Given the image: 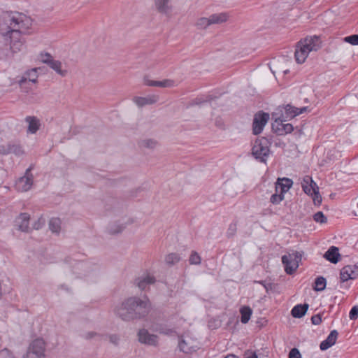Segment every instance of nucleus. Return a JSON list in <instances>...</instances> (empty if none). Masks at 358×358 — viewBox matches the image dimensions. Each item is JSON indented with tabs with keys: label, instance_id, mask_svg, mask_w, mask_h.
I'll return each instance as SVG.
<instances>
[{
	"label": "nucleus",
	"instance_id": "nucleus-32",
	"mask_svg": "<svg viewBox=\"0 0 358 358\" xmlns=\"http://www.w3.org/2000/svg\"><path fill=\"white\" fill-rule=\"evenodd\" d=\"M213 100V97L211 95H208L206 96H197L195 99H192L191 101H189L188 106H193L196 105H201L203 103L208 102Z\"/></svg>",
	"mask_w": 358,
	"mask_h": 358
},
{
	"label": "nucleus",
	"instance_id": "nucleus-38",
	"mask_svg": "<svg viewBox=\"0 0 358 358\" xmlns=\"http://www.w3.org/2000/svg\"><path fill=\"white\" fill-rule=\"evenodd\" d=\"M343 41L352 45H358V34H352L343 38Z\"/></svg>",
	"mask_w": 358,
	"mask_h": 358
},
{
	"label": "nucleus",
	"instance_id": "nucleus-40",
	"mask_svg": "<svg viewBox=\"0 0 358 358\" xmlns=\"http://www.w3.org/2000/svg\"><path fill=\"white\" fill-rule=\"evenodd\" d=\"M313 220L316 222H319L321 224L326 223L327 222V217L324 215V213L322 211H318L313 215Z\"/></svg>",
	"mask_w": 358,
	"mask_h": 358
},
{
	"label": "nucleus",
	"instance_id": "nucleus-47",
	"mask_svg": "<svg viewBox=\"0 0 358 358\" xmlns=\"http://www.w3.org/2000/svg\"><path fill=\"white\" fill-rule=\"evenodd\" d=\"M109 341L115 345H118L120 342V336L117 334H110L108 336Z\"/></svg>",
	"mask_w": 358,
	"mask_h": 358
},
{
	"label": "nucleus",
	"instance_id": "nucleus-4",
	"mask_svg": "<svg viewBox=\"0 0 358 358\" xmlns=\"http://www.w3.org/2000/svg\"><path fill=\"white\" fill-rule=\"evenodd\" d=\"M229 15L226 13H215L209 17H200L196 22V27L199 29H205L211 24H221L228 20Z\"/></svg>",
	"mask_w": 358,
	"mask_h": 358
},
{
	"label": "nucleus",
	"instance_id": "nucleus-52",
	"mask_svg": "<svg viewBox=\"0 0 358 358\" xmlns=\"http://www.w3.org/2000/svg\"><path fill=\"white\" fill-rule=\"evenodd\" d=\"M256 282L257 283H259L260 285H262V286H264V287L265 288V289L266 290V292L268 291V289H271V287H272V284L271 283H266L265 281L264 280H260V281H257Z\"/></svg>",
	"mask_w": 358,
	"mask_h": 358
},
{
	"label": "nucleus",
	"instance_id": "nucleus-26",
	"mask_svg": "<svg viewBox=\"0 0 358 358\" xmlns=\"http://www.w3.org/2000/svg\"><path fill=\"white\" fill-rule=\"evenodd\" d=\"M308 308L309 305L306 303L303 304H297L292 309L291 315L294 318H301L306 315Z\"/></svg>",
	"mask_w": 358,
	"mask_h": 358
},
{
	"label": "nucleus",
	"instance_id": "nucleus-31",
	"mask_svg": "<svg viewBox=\"0 0 358 358\" xmlns=\"http://www.w3.org/2000/svg\"><path fill=\"white\" fill-rule=\"evenodd\" d=\"M327 285L326 278L322 276H318L315 280V285L313 289L317 292L323 291Z\"/></svg>",
	"mask_w": 358,
	"mask_h": 358
},
{
	"label": "nucleus",
	"instance_id": "nucleus-41",
	"mask_svg": "<svg viewBox=\"0 0 358 358\" xmlns=\"http://www.w3.org/2000/svg\"><path fill=\"white\" fill-rule=\"evenodd\" d=\"M39 59L44 64H48L52 59V56L48 52L43 53L41 52L39 55Z\"/></svg>",
	"mask_w": 358,
	"mask_h": 358
},
{
	"label": "nucleus",
	"instance_id": "nucleus-20",
	"mask_svg": "<svg viewBox=\"0 0 358 358\" xmlns=\"http://www.w3.org/2000/svg\"><path fill=\"white\" fill-rule=\"evenodd\" d=\"M301 187L303 191L310 196L316 190V187H318L316 182L309 176L303 177L301 182Z\"/></svg>",
	"mask_w": 358,
	"mask_h": 358
},
{
	"label": "nucleus",
	"instance_id": "nucleus-49",
	"mask_svg": "<svg viewBox=\"0 0 358 358\" xmlns=\"http://www.w3.org/2000/svg\"><path fill=\"white\" fill-rule=\"evenodd\" d=\"M312 324L314 325H319L322 322V317L320 314L314 315L311 317Z\"/></svg>",
	"mask_w": 358,
	"mask_h": 358
},
{
	"label": "nucleus",
	"instance_id": "nucleus-25",
	"mask_svg": "<svg viewBox=\"0 0 358 358\" xmlns=\"http://www.w3.org/2000/svg\"><path fill=\"white\" fill-rule=\"evenodd\" d=\"M31 169V167H29L28 169H27L25 176L22 177L19 180V183L22 184V191L26 192L31 187L33 183V176L31 173L29 174Z\"/></svg>",
	"mask_w": 358,
	"mask_h": 358
},
{
	"label": "nucleus",
	"instance_id": "nucleus-9",
	"mask_svg": "<svg viewBox=\"0 0 358 358\" xmlns=\"http://www.w3.org/2000/svg\"><path fill=\"white\" fill-rule=\"evenodd\" d=\"M269 120V114L264 111L257 112L253 119L252 122V134L258 135L261 134L264 129V126Z\"/></svg>",
	"mask_w": 358,
	"mask_h": 358
},
{
	"label": "nucleus",
	"instance_id": "nucleus-14",
	"mask_svg": "<svg viewBox=\"0 0 358 358\" xmlns=\"http://www.w3.org/2000/svg\"><path fill=\"white\" fill-rule=\"evenodd\" d=\"M30 215L27 213H21L15 220L17 229L23 232H29Z\"/></svg>",
	"mask_w": 358,
	"mask_h": 358
},
{
	"label": "nucleus",
	"instance_id": "nucleus-19",
	"mask_svg": "<svg viewBox=\"0 0 358 358\" xmlns=\"http://www.w3.org/2000/svg\"><path fill=\"white\" fill-rule=\"evenodd\" d=\"M159 99L158 95H149L145 97L142 96H134L133 99L134 102L138 107H143L146 105H151L157 103Z\"/></svg>",
	"mask_w": 358,
	"mask_h": 358
},
{
	"label": "nucleus",
	"instance_id": "nucleus-33",
	"mask_svg": "<svg viewBox=\"0 0 358 358\" xmlns=\"http://www.w3.org/2000/svg\"><path fill=\"white\" fill-rule=\"evenodd\" d=\"M49 228L53 233H59L61 229V220L58 217H53L49 222Z\"/></svg>",
	"mask_w": 358,
	"mask_h": 358
},
{
	"label": "nucleus",
	"instance_id": "nucleus-24",
	"mask_svg": "<svg viewBox=\"0 0 358 358\" xmlns=\"http://www.w3.org/2000/svg\"><path fill=\"white\" fill-rule=\"evenodd\" d=\"M306 46L308 48L310 51H317L321 45V40L319 36H313L310 37H307L302 41Z\"/></svg>",
	"mask_w": 358,
	"mask_h": 358
},
{
	"label": "nucleus",
	"instance_id": "nucleus-56",
	"mask_svg": "<svg viewBox=\"0 0 358 358\" xmlns=\"http://www.w3.org/2000/svg\"><path fill=\"white\" fill-rule=\"evenodd\" d=\"M276 115V113H273L272 115H273V117Z\"/></svg>",
	"mask_w": 358,
	"mask_h": 358
},
{
	"label": "nucleus",
	"instance_id": "nucleus-30",
	"mask_svg": "<svg viewBox=\"0 0 358 358\" xmlns=\"http://www.w3.org/2000/svg\"><path fill=\"white\" fill-rule=\"evenodd\" d=\"M180 260L181 257L179 254L176 252L169 253L165 257V262L169 266H172L176 264Z\"/></svg>",
	"mask_w": 358,
	"mask_h": 358
},
{
	"label": "nucleus",
	"instance_id": "nucleus-55",
	"mask_svg": "<svg viewBox=\"0 0 358 358\" xmlns=\"http://www.w3.org/2000/svg\"><path fill=\"white\" fill-rule=\"evenodd\" d=\"M59 288L68 290V288H67V287H66V285H59Z\"/></svg>",
	"mask_w": 358,
	"mask_h": 358
},
{
	"label": "nucleus",
	"instance_id": "nucleus-2",
	"mask_svg": "<svg viewBox=\"0 0 358 358\" xmlns=\"http://www.w3.org/2000/svg\"><path fill=\"white\" fill-rule=\"evenodd\" d=\"M150 310L151 303L146 296L143 299L131 296L116 307L115 313L123 321L129 322L145 318Z\"/></svg>",
	"mask_w": 358,
	"mask_h": 358
},
{
	"label": "nucleus",
	"instance_id": "nucleus-51",
	"mask_svg": "<svg viewBox=\"0 0 358 358\" xmlns=\"http://www.w3.org/2000/svg\"><path fill=\"white\" fill-rule=\"evenodd\" d=\"M244 358H258V356L255 352L246 350L244 352Z\"/></svg>",
	"mask_w": 358,
	"mask_h": 358
},
{
	"label": "nucleus",
	"instance_id": "nucleus-46",
	"mask_svg": "<svg viewBox=\"0 0 358 358\" xmlns=\"http://www.w3.org/2000/svg\"><path fill=\"white\" fill-rule=\"evenodd\" d=\"M0 358H14L13 354L7 348L0 350Z\"/></svg>",
	"mask_w": 358,
	"mask_h": 358
},
{
	"label": "nucleus",
	"instance_id": "nucleus-17",
	"mask_svg": "<svg viewBox=\"0 0 358 358\" xmlns=\"http://www.w3.org/2000/svg\"><path fill=\"white\" fill-rule=\"evenodd\" d=\"M37 69L34 68L31 70L27 71L22 76L17 80L20 87H23V85L27 83V81L32 83H36L37 81Z\"/></svg>",
	"mask_w": 358,
	"mask_h": 358
},
{
	"label": "nucleus",
	"instance_id": "nucleus-27",
	"mask_svg": "<svg viewBox=\"0 0 358 358\" xmlns=\"http://www.w3.org/2000/svg\"><path fill=\"white\" fill-rule=\"evenodd\" d=\"M25 121L29 123L27 131L31 134H36L41 126L39 120L34 116H27Z\"/></svg>",
	"mask_w": 358,
	"mask_h": 358
},
{
	"label": "nucleus",
	"instance_id": "nucleus-21",
	"mask_svg": "<svg viewBox=\"0 0 358 358\" xmlns=\"http://www.w3.org/2000/svg\"><path fill=\"white\" fill-rule=\"evenodd\" d=\"M338 336V332L337 331V330L334 329L331 331L327 338L321 342L320 345V350L324 351L333 346L336 342Z\"/></svg>",
	"mask_w": 358,
	"mask_h": 358
},
{
	"label": "nucleus",
	"instance_id": "nucleus-7",
	"mask_svg": "<svg viewBox=\"0 0 358 358\" xmlns=\"http://www.w3.org/2000/svg\"><path fill=\"white\" fill-rule=\"evenodd\" d=\"M13 154L20 157L24 154L22 145L16 141H8L0 145V155H8Z\"/></svg>",
	"mask_w": 358,
	"mask_h": 358
},
{
	"label": "nucleus",
	"instance_id": "nucleus-1",
	"mask_svg": "<svg viewBox=\"0 0 358 358\" xmlns=\"http://www.w3.org/2000/svg\"><path fill=\"white\" fill-rule=\"evenodd\" d=\"M32 24V19L22 13L6 11L0 15V54L3 57L23 50V36L30 33Z\"/></svg>",
	"mask_w": 358,
	"mask_h": 358
},
{
	"label": "nucleus",
	"instance_id": "nucleus-36",
	"mask_svg": "<svg viewBox=\"0 0 358 358\" xmlns=\"http://www.w3.org/2000/svg\"><path fill=\"white\" fill-rule=\"evenodd\" d=\"M285 198V194L280 192H275V194H272L270 198V202L273 204H278L280 203Z\"/></svg>",
	"mask_w": 358,
	"mask_h": 358
},
{
	"label": "nucleus",
	"instance_id": "nucleus-50",
	"mask_svg": "<svg viewBox=\"0 0 358 358\" xmlns=\"http://www.w3.org/2000/svg\"><path fill=\"white\" fill-rule=\"evenodd\" d=\"M45 224V220L43 217H40L36 222L34 224V229H39Z\"/></svg>",
	"mask_w": 358,
	"mask_h": 358
},
{
	"label": "nucleus",
	"instance_id": "nucleus-48",
	"mask_svg": "<svg viewBox=\"0 0 358 358\" xmlns=\"http://www.w3.org/2000/svg\"><path fill=\"white\" fill-rule=\"evenodd\" d=\"M288 358H301V355L299 350L294 348L289 351Z\"/></svg>",
	"mask_w": 358,
	"mask_h": 358
},
{
	"label": "nucleus",
	"instance_id": "nucleus-57",
	"mask_svg": "<svg viewBox=\"0 0 358 358\" xmlns=\"http://www.w3.org/2000/svg\"><path fill=\"white\" fill-rule=\"evenodd\" d=\"M357 207H358V203H357Z\"/></svg>",
	"mask_w": 358,
	"mask_h": 358
},
{
	"label": "nucleus",
	"instance_id": "nucleus-34",
	"mask_svg": "<svg viewBox=\"0 0 358 358\" xmlns=\"http://www.w3.org/2000/svg\"><path fill=\"white\" fill-rule=\"evenodd\" d=\"M189 262L191 265H199L201 262L200 255L196 251H192L189 258Z\"/></svg>",
	"mask_w": 358,
	"mask_h": 358
},
{
	"label": "nucleus",
	"instance_id": "nucleus-53",
	"mask_svg": "<svg viewBox=\"0 0 358 358\" xmlns=\"http://www.w3.org/2000/svg\"><path fill=\"white\" fill-rule=\"evenodd\" d=\"M159 332L164 334H171L174 332V331L171 329L163 328L159 331Z\"/></svg>",
	"mask_w": 358,
	"mask_h": 358
},
{
	"label": "nucleus",
	"instance_id": "nucleus-43",
	"mask_svg": "<svg viewBox=\"0 0 358 358\" xmlns=\"http://www.w3.org/2000/svg\"><path fill=\"white\" fill-rule=\"evenodd\" d=\"M124 226L122 225V224H119V225H115L113 227H109V232L110 234H119V233H121L124 229Z\"/></svg>",
	"mask_w": 358,
	"mask_h": 358
},
{
	"label": "nucleus",
	"instance_id": "nucleus-23",
	"mask_svg": "<svg viewBox=\"0 0 358 358\" xmlns=\"http://www.w3.org/2000/svg\"><path fill=\"white\" fill-rule=\"evenodd\" d=\"M324 257L332 264H337L341 260L338 248L336 246H331L324 253Z\"/></svg>",
	"mask_w": 358,
	"mask_h": 358
},
{
	"label": "nucleus",
	"instance_id": "nucleus-18",
	"mask_svg": "<svg viewBox=\"0 0 358 358\" xmlns=\"http://www.w3.org/2000/svg\"><path fill=\"white\" fill-rule=\"evenodd\" d=\"M144 84L147 86L158 87H172L175 86V81L171 79H164L162 81L151 80L148 77H144Z\"/></svg>",
	"mask_w": 358,
	"mask_h": 358
},
{
	"label": "nucleus",
	"instance_id": "nucleus-12",
	"mask_svg": "<svg viewBox=\"0 0 358 358\" xmlns=\"http://www.w3.org/2000/svg\"><path fill=\"white\" fill-rule=\"evenodd\" d=\"M358 277V266L347 265L343 267L340 272V278L341 282L348 280H354Z\"/></svg>",
	"mask_w": 358,
	"mask_h": 358
},
{
	"label": "nucleus",
	"instance_id": "nucleus-44",
	"mask_svg": "<svg viewBox=\"0 0 358 358\" xmlns=\"http://www.w3.org/2000/svg\"><path fill=\"white\" fill-rule=\"evenodd\" d=\"M103 336V335L102 334H99L95 331H89V332H87L84 336V338L86 339V340H90V339H92L94 337H98L99 338V339H101L102 337Z\"/></svg>",
	"mask_w": 358,
	"mask_h": 358
},
{
	"label": "nucleus",
	"instance_id": "nucleus-11",
	"mask_svg": "<svg viewBox=\"0 0 358 358\" xmlns=\"http://www.w3.org/2000/svg\"><path fill=\"white\" fill-rule=\"evenodd\" d=\"M156 282V278L150 273H143L135 279L134 284L141 290L149 289L150 286Z\"/></svg>",
	"mask_w": 358,
	"mask_h": 358
},
{
	"label": "nucleus",
	"instance_id": "nucleus-37",
	"mask_svg": "<svg viewBox=\"0 0 358 358\" xmlns=\"http://www.w3.org/2000/svg\"><path fill=\"white\" fill-rule=\"evenodd\" d=\"M178 347L180 348V350L183 352L184 353H190L194 350L192 349V347L188 346L186 341L183 339L180 340L178 344Z\"/></svg>",
	"mask_w": 358,
	"mask_h": 358
},
{
	"label": "nucleus",
	"instance_id": "nucleus-39",
	"mask_svg": "<svg viewBox=\"0 0 358 358\" xmlns=\"http://www.w3.org/2000/svg\"><path fill=\"white\" fill-rule=\"evenodd\" d=\"M310 196H312L314 204L317 206H320L322 199L319 192V187H316V190L313 192Z\"/></svg>",
	"mask_w": 358,
	"mask_h": 358
},
{
	"label": "nucleus",
	"instance_id": "nucleus-3",
	"mask_svg": "<svg viewBox=\"0 0 358 358\" xmlns=\"http://www.w3.org/2000/svg\"><path fill=\"white\" fill-rule=\"evenodd\" d=\"M271 143L265 137L257 138L252 147L251 154L259 162L266 164L271 154L270 146Z\"/></svg>",
	"mask_w": 358,
	"mask_h": 358
},
{
	"label": "nucleus",
	"instance_id": "nucleus-28",
	"mask_svg": "<svg viewBox=\"0 0 358 358\" xmlns=\"http://www.w3.org/2000/svg\"><path fill=\"white\" fill-rule=\"evenodd\" d=\"M241 322L243 324H246L250 319L252 314V310L248 306H244L240 308Z\"/></svg>",
	"mask_w": 358,
	"mask_h": 358
},
{
	"label": "nucleus",
	"instance_id": "nucleus-42",
	"mask_svg": "<svg viewBox=\"0 0 358 358\" xmlns=\"http://www.w3.org/2000/svg\"><path fill=\"white\" fill-rule=\"evenodd\" d=\"M157 143V141H154L152 139H145V140H143L140 143L141 146L145 147L148 148H155L156 146Z\"/></svg>",
	"mask_w": 358,
	"mask_h": 358
},
{
	"label": "nucleus",
	"instance_id": "nucleus-15",
	"mask_svg": "<svg viewBox=\"0 0 358 358\" xmlns=\"http://www.w3.org/2000/svg\"><path fill=\"white\" fill-rule=\"evenodd\" d=\"M310 52L307 46L302 41L299 42L294 52L296 62L299 64L303 63Z\"/></svg>",
	"mask_w": 358,
	"mask_h": 358
},
{
	"label": "nucleus",
	"instance_id": "nucleus-29",
	"mask_svg": "<svg viewBox=\"0 0 358 358\" xmlns=\"http://www.w3.org/2000/svg\"><path fill=\"white\" fill-rule=\"evenodd\" d=\"M48 66L54 70L57 73L61 76H65L67 73L66 70L62 69V62L59 60L52 59Z\"/></svg>",
	"mask_w": 358,
	"mask_h": 358
},
{
	"label": "nucleus",
	"instance_id": "nucleus-5",
	"mask_svg": "<svg viewBox=\"0 0 358 358\" xmlns=\"http://www.w3.org/2000/svg\"><path fill=\"white\" fill-rule=\"evenodd\" d=\"M301 254L297 251L282 257V263L287 274L292 275L294 273L299 267V262L301 260Z\"/></svg>",
	"mask_w": 358,
	"mask_h": 358
},
{
	"label": "nucleus",
	"instance_id": "nucleus-35",
	"mask_svg": "<svg viewBox=\"0 0 358 358\" xmlns=\"http://www.w3.org/2000/svg\"><path fill=\"white\" fill-rule=\"evenodd\" d=\"M237 231V222H231L227 229L226 236L228 238H231L235 236Z\"/></svg>",
	"mask_w": 358,
	"mask_h": 358
},
{
	"label": "nucleus",
	"instance_id": "nucleus-6",
	"mask_svg": "<svg viewBox=\"0 0 358 358\" xmlns=\"http://www.w3.org/2000/svg\"><path fill=\"white\" fill-rule=\"evenodd\" d=\"M45 343L41 338H37L32 341L29 350L24 358H44Z\"/></svg>",
	"mask_w": 358,
	"mask_h": 358
},
{
	"label": "nucleus",
	"instance_id": "nucleus-10",
	"mask_svg": "<svg viewBox=\"0 0 358 358\" xmlns=\"http://www.w3.org/2000/svg\"><path fill=\"white\" fill-rule=\"evenodd\" d=\"M279 110L281 113L280 117L284 120H290L296 116L301 114L307 110V107H302L301 108L294 107L291 104H287L284 106H280Z\"/></svg>",
	"mask_w": 358,
	"mask_h": 358
},
{
	"label": "nucleus",
	"instance_id": "nucleus-45",
	"mask_svg": "<svg viewBox=\"0 0 358 358\" xmlns=\"http://www.w3.org/2000/svg\"><path fill=\"white\" fill-rule=\"evenodd\" d=\"M349 317L352 320H355L358 317V306H354L349 313Z\"/></svg>",
	"mask_w": 358,
	"mask_h": 358
},
{
	"label": "nucleus",
	"instance_id": "nucleus-13",
	"mask_svg": "<svg viewBox=\"0 0 358 358\" xmlns=\"http://www.w3.org/2000/svg\"><path fill=\"white\" fill-rule=\"evenodd\" d=\"M138 341L141 343L157 346L158 344V336L155 334H151L145 329H141L138 332Z\"/></svg>",
	"mask_w": 358,
	"mask_h": 358
},
{
	"label": "nucleus",
	"instance_id": "nucleus-22",
	"mask_svg": "<svg viewBox=\"0 0 358 358\" xmlns=\"http://www.w3.org/2000/svg\"><path fill=\"white\" fill-rule=\"evenodd\" d=\"M293 181L288 178H278L275 182V192H281L285 194L292 187Z\"/></svg>",
	"mask_w": 358,
	"mask_h": 358
},
{
	"label": "nucleus",
	"instance_id": "nucleus-16",
	"mask_svg": "<svg viewBox=\"0 0 358 358\" xmlns=\"http://www.w3.org/2000/svg\"><path fill=\"white\" fill-rule=\"evenodd\" d=\"M171 0H154L156 10L158 13L169 16L172 11Z\"/></svg>",
	"mask_w": 358,
	"mask_h": 358
},
{
	"label": "nucleus",
	"instance_id": "nucleus-54",
	"mask_svg": "<svg viewBox=\"0 0 358 358\" xmlns=\"http://www.w3.org/2000/svg\"><path fill=\"white\" fill-rule=\"evenodd\" d=\"M224 358H238L237 356L230 354L227 355Z\"/></svg>",
	"mask_w": 358,
	"mask_h": 358
},
{
	"label": "nucleus",
	"instance_id": "nucleus-8",
	"mask_svg": "<svg viewBox=\"0 0 358 358\" xmlns=\"http://www.w3.org/2000/svg\"><path fill=\"white\" fill-rule=\"evenodd\" d=\"M288 120H284V118L280 116L275 117L271 125L273 131L278 136H284L290 134L294 130V127L289 123L285 124L284 122Z\"/></svg>",
	"mask_w": 358,
	"mask_h": 358
}]
</instances>
